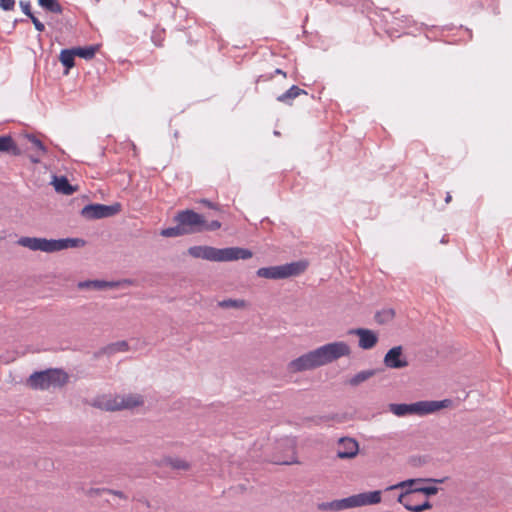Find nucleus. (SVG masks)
Wrapping results in <instances>:
<instances>
[{"instance_id":"nucleus-1","label":"nucleus","mask_w":512,"mask_h":512,"mask_svg":"<svg viewBox=\"0 0 512 512\" xmlns=\"http://www.w3.org/2000/svg\"><path fill=\"white\" fill-rule=\"evenodd\" d=\"M350 353L349 345L343 341L328 343L292 360L288 364V369L294 373L315 369L341 357L349 356Z\"/></svg>"},{"instance_id":"nucleus-2","label":"nucleus","mask_w":512,"mask_h":512,"mask_svg":"<svg viewBox=\"0 0 512 512\" xmlns=\"http://www.w3.org/2000/svg\"><path fill=\"white\" fill-rule=\"evenodd\" d=\"M188 254L193 258L204 259L214 262H226L239 259H249L252 252L249 249L241 247L215 248L212 246H192L188 249Z\"/></svg>"},{"instance_id":"nucleus-3","label":"nucleus","mask_w":512,"mask_h":512,"mask_svg":"<svg viewBox=\"0 0 512 512\" xmlns=\"http://www.w3.org/2000/svg\"><path fill=\"white\" fill-rule=\"evenodd\" d=\"M17 244L32 251L53 253L69 248H80L85 246V240L81 238L46 239L38 237H20Z\"/></svg>"},{"instance_id":"nucleus-4","label":"nucleus","mask_w":512,"mask_h":512,"mask_svg":"<svg viewBox=\"0 0 512 512\" xmlns=\"http://www.w3.org/2000/svg\"><path fill=\"white\" fill-rule=\"evenodd\" d=\"M451 401L448 399L436 401V400H425V401H418L411 404L401 403L396 404L392 403L389 405V410L394 415L398 417H404L407 415H418V416H425L428 414H432L434 412H437L443 408H446L450 405Z\"/></svg>"},{"instance_id":"nucleus-5","label":"nucleus","mask_w":512,"mask_h":512,"mask_svg":"<svg viewBox=\"0 0 512 512\" xmlns=\"http://www.w3.org/2000/svg\"><path fill=\"white\" fill-rule=\"evenodd\" d=\"M68 379V374L62 369L50 368L32 373L27 380V384L36 390H48L64 386Z\"/></svg>"},{"instance_id":"nucleus-6","label":"nucleus","mask_w":512,"mask_h":512,"mask_svg":"<svg viewBox=\"0 0 512 512\" xmlns=\"http://www.w3.org/2000/svg\"><path fill=\"white\" fill-rule=\"evenodd\" d=\"M308 267V262L304 260L286 263L278 266L262 267L256 272L258 277L266 279H286L302 274Z\"/></svg>"},{"instance_id":"nucleus-7","label":"nucleus","mask_w":512,"mask_h":512,"mask_svg":"<svg viewBox=\"0 0 512 512\" xmlns=\"http://www.w3.org/2000/svg\"><path fill=\"white\" fill-rule=\"evenodd\" d=\"M204 219L205 216L191 209L179 211L174 218L175 222L182 224L187 235L203 232Z\"/></svg>"},{"instance_id":"nucleus-8","label":"nucleus","mask_w":512,"mask_h":512,"mask_svg":"<svg viewBox=\"0 0 512 512\" xmlns=\"http://www.w3.org/2000/svg\"><path fill=\"white\" fill-rule=\"evenodd\" d=\"M384 493L385 490H384ZM383 491L374 490V491H365L358 494H353L351 496L346 497L348 503V509L371 506L379 504L382 501Z\"/></svg>"},{"instance_id":"nucleus-9","label":"nucleus","mask_w":512,"mask_h":512,"mask_svg":"<svg viewBox=\"0 0 512 512\" xmlns=\"http://www.w3.org/2000/svg\"><path fill=\"white\" fill-rule=\"evenodd\" d=\"M120 205L89 204L82 208L81 215L86 219H102L117 214Z\"/></svg>"},{"instance_id":"nucleus-10","label":"nucleus","mask_w":512,"mask_h":512,"mask_svg":"<svg viewBox=\"0 0 512 512\" xmlns=\"http://www.w3.org/2000/svg\"><path fill=\"white\" fill-rule=\"evenodd\" d=\"M144 403L143 397L138 394H128L117 396L113 400H109L105 404V408L110 411H117L122 409H130L140 406Z\"/></svg>"},{"instance_id":"nucleus-11","label":"nucleus","mask_w":512,"mask_h":512,"mask_svg":"<svg viewBox=\"0 0 512 512\" xmlns=\"http://www.w3.org/2000/svg\"><path fill=\"white\" fill-rule=\"evenodd\" d=\"M401 490L408 494L423 493L427 496L435 495L438 492V488L435 486L422 487L419 486V482H398L395 485L389 486L385 489V492H396Z\"/></svg>"},{"instance_id":"nucleus-12","label":"nucleus","mask_w":512,"mask_h":512,"mask_svg":"<svg viewBox=\"0 0 512 512\" xmlns=\"http://www.w3.org/2000/svg\"><path fill=\"white\" fill-rule=\"evenodd\" d=\"M383 363L390 369H402L409 365L407 357L403 353L402 346L392 347L384 356Z\"/></svg>"},{"instance_id":"nucleus-13","label":"nucleus","mask_w":512,"mask_h":512,"mask_svg":"<svg viewBox=\"0 0 512 512\" xmlns=\"http://www.w3.org/2000/svg\"><path fill=\"white\" fill-rule=\"evenodd\" d=\"M359 452L358 442L351 437H342L337 443L336 456L340 459L354 458Z\"/></svg>"},{"instance_id":"nucleus-14","label":"nucleus","mask_w":512,"mask_h":512,"mask_svg":"<svg viewBox=\"0 0 512 512\" xmlns=\"http://www.w3.org/2000/svg\"><path fill=\"white\" fill-rule=\"evenodd\" d=\"M351 335H357L359 337V347L364 350L372 349L378 342L377 334L366 328H354L348 332Z\"/></svg>"},{"instance_id":"nucleus-15","label":"nucleus","mask_w":512,"mask_h":512,"mask_svg":"<svg viewBox=\"0 0 512 512\" xmlns=\"http://www.w3.org/2000/svg\"><path fill=\"white\" fill-rule=\"evenodd\" d=\"M159 467H169L174 471H188L192 464L188 460L178 456H165L157 462Z\"/></svg>"},{"instance_id":"nucleus-16","label":"nucleus","mask_w":512,"mask_h":512,"mask_svg":"<svg viewBox=\"0 0 512 512\" xmlns=\"http://www.w3.org/2000/svg\"><path fill=\"white\" fill-rule=\"evenodd\" d=\"M281 446H285L288 448V454L284 457H274L272 459L273 463L275 464H281V465H290L293 463H296V456H295V442L292 439H286L283 441Z\"/></svg>"},{"instance_id":"nucleus-17","label":"nucleus","mask_w":512,"mask_h":512,"mask_svg":"<svg viewBox=\"0 0 512 512\" xmlns=\"http://www.w3.org/2000/svg\"><path fill=\"white\" fill-rule=\"evenodd\" d=\"M0 153L19 156L22 151L10 135H3L0 136Z\"/></svg>"},{"instance_id":"nucleus-18","label":"nucleus","mask_w":512,"mask_h":512,"mask_svg":"<svg viewBox=\"0 0 512 512\" xmlns=\"http://www.w3.org/2000/svg\"><path fill=\"white\" fill-rule=\"evenodd\" d=\"M118 284L115 282H109L104 280H86L78 283L77 287L79 289H94V290H104L107 288H114Z\"/></svg>"},{"instance_id":"nucleus-19","label":"nucleus","mask_w":512,"mask_h":512,"mask_svg":"<svg viewBox=\"0 0 512 512\" xmlns=\"http://www.w3.org/2000/svg\"><path fill=\"white\" fill-rule=\"evenodd\" d=\"M317 509L319 511H341L348 509L347 498L318 503Z\"/></svg>"},{"instance_id":"nucleus-20","label":"nucleus","mask_w":512,"mask_h":512,"mask_svg":"<svg viewBox=\"0 0 512 512\" xmlns=\"http://www.w3.org/2000/svg\"><path fill=\"white\" fill-rule=\"evenodd\" d=\"M410 494L408 493H405V492H400L398 495H397V501L401 504L404 505V507L409 510V511H413V512H422L426 509H429L431 508V504L429 501H425L424 503L422 504H418V505H412L410 504L406 499L407 497L409 496Z\"/></svg>"},{"instance_id":"nucleus-21","label":"nucleus","mask_w":512,"mask_h":512,"mask_svg":"<svg viewBox=\"0 0 512 512\" xmlns=\"http://www.w3.org/2000/svg\"><path fill=\"white\" fill-rule=\"evenodd\" d=\"M53 185H54V188L55 190L58 192V193H61L63 195H72L75 191H76V188L73 187L68 179L66 177H54V180H53Z\"/></svg>"},{"instance_id":"nucleus-22","label":"nucleus","mask_w":512,"mask_h":512,"mask_svg":"<svg viewBox=\"0 0 512 512\" xmlns=\"http://www.w3.org/2000/svg\"><path fill=\"white\" fill-rule=\"evenodd\" d=\"M302 94H307V92L305 90L299 88L298 86L293 85L286 92H284L283 94L279 95L277 97V101L285 103V104H288V105H291L292 101L296 97H298V96H300Z\"/></svg>"},{"instance_id":"nucleus-23","label":"nucleus","mask_w":512,"mask_h":512,"mask_svg":"<svg viewBox=\"0 0 512 512\" xmlns=\"http://www.w3.org/2000/svg\"><path fill=\"white\" fill-rule=\"evenodd\" d=\"M376 374V371L373 369L370 370H363L358 373H356L354 376H352L347 383L352 386L356 387L360 385L361 383L369 380L371 377H373Z\"/></svg>"},{"instance_id":"nucleus-24","label":"nucleus","mask_w":512,"mask_h":512,"mask_svg":"<svg viewBox=\"0 0 512 512\" xmlns=\"http://www.w3.org/2000/svg\"><path fill=\"white\" fill-rule=\"evenodd\" d=\"M75 56H76V54H75L73 48H71V49H63L60 52L59 60L63 64V66H65V68H66V72L65 73L66 74H68L69 70L74 67V65H75V62H74Z\"/></svg>"},{"instance_id":"nucleus-25","label":"nucleus","mask_w":512,"mask_h":512,"mask_svg":"<svg viewBox=\"0 0 512 512\" xmlns=\"http://www.w3.org/2000/svg\"><path fill=\"white\" fill-rule=\"evenodd\" d=\"M38 4L46 11L61 14L63 8L57 0H38Z\"/></svg>"},{"instance_id":"nucleus-26","label":"nucleus","mask_w":512,"mask_h":512,"mask_svg":"<svg viewBox=\"0 0 512 512\" xmlns=\"http://www.w3.org/2000/svg\"><path fill=\"white\" fill-rule=\"evenodd\" d=\"M73 50H74L76 56L81 57L85 60H90L95 56L96 51H97V46L90 45V46H85V47H75V48H73Z\"/></svg>"},{"instance_id":"nucleus-27","label":"nucleus","mask_w":512,"mask_h":512,"mask_svg":"<svg viewBox=\"0 0 512 512\" xmlns=\"http://www.w3.org/2000/svg\"><path fill=\"white\" fill-rule=\"evenodd\" d=\"M129 350V345L126 341H117L114 343L109 344L103 349V352L111 355L117 352H126Z\"/></svg>"},{"instance_id":"nucleus-28","label":"nucleus","mask_w":512,"mask_h":512,"mask_svg":"<svg viewBox=\"0 0 512 512\" xmlns=\"http://www.w3.org/2000/svg\"><path fill=\"white\" fill-rule=\"evenodd\" d=\"M161 236L163 237H178L187 235L185 229L183 228L182 224H178L175 227H169L165 228L160 232Z\"/></svg>"},{"instance_id":"nucleus-29","label":"nucleus","mask_w":512,"mask_h":512,"mask_svg":"<svg viewBox=\"0 0 512 512\" xmlns=\"http://www.w3.org/2000/svg\"><path fill=\"white\" fill-rule=\"evenodd\" d=\"M221 308H236L241 309L246 307L247 303L243 299H225L218 303Z\"/></svg>"},{"instance_id":"nucleus-30","label":"nucleus","mask_w":512,"mask_h":512,"mask_svg":"<svg viewBox=\"0 0 512 512\" xmlns=\"http://www.w3.org/2000/svg\"><path fill=\"white\" fill-rule=\"evenodd\" d=\"M395 316V312L393 309H384L378 312L375 316L377 323L384 324L391 321Z\"/></svg>"},{"instance_id":"nucleus-31","label":"nucleus","mask_w":512,"mask_h":512,"mask_svg":"<svg viewBox=\"0 0 512 512\" xmlns=\"http://www.w3.org/2000/svg\"><path fill=\"white\" fill-rule=\"evenodd\" d=\"M102 493H111V494H115L119 497H124V494L121 491H112V490H106V489H90L88 491V495L90 497H95V496L101 495Z\"/></svg>"},{"instance_id":"nucleus-32","label":"nucleus","mask_w":512,"mask_h":512,"mask_svg":"<svg viewBox=\"0 0 512 512\" xmlns=\"http://www.w3.org/2000/svg\"><path fill=\"white\" fill-rule=\"evenodd\" d=\"M221 228V222L218 220H213L208 222L206 218L204 219L203 232L204 231H216Z\"/></svg>"},{"instance_id":"nucleus-33","label":"nucleus","mask_w":512,"mask_h":512,"mask_svg":"<svg viewBox=\"0 0 512 512\" xmlns=\"http://www.w3.org/2000/svg\"><path fill=\"white\" fill-rule=\"evenodd\" d=\"M27 138L31 142V144L42 154L46 152V147L37 137H35L34 135H27Z\"/></svg>"},{"instance_id":"nucleus-34","label":"nucleus","mask_w":512,"mask_h":512,"mask_svg":"<svg viewBox=\"0 0 512 512\" xmlns=\"http://www.w3.org/2000/svg\"><path fill=\"white\" fill-rule=\"evenodd\" d=\"M197 203H200L204 206H206L207 208H210L212 210H215V211H221V208L220 206L217 204V203H214L206 198H202V199H199L196 201Z\"/></svg>"},{"instance_id":"nucleus-35","label":"nucleus","mask_w":512,"mask_h":512,"mask_svg":"<svg viewBox=\"0 0 512 512\" xmlns=\"http://www.w3.org/2000/svg\"><path fill=\"white\" fill-rule=\"evenodd\" d=\"M19 5H20V7H21V9H22L23 13H24L27 17H29V18H30V17H32V16L34 15V14L32 13V11H31V4H30V2H29V1H23V0H21V1L19 2Z\"/></svg>"},{"instance_id":"nucleus-36","label":"nucleus","mask_w":512,"mask_h":512,"mask_svg":"<svg viewBox=\"0 0 512 512\" xmlns=\"http://www.w3.org/2000/svg\"><path fill=\"white\" fill-rule=\"evenodd\" d=\"M245 486L243 484H237L235 486H232L228 490V497H232L237 493H243L245 491Z\"/></svg>"},{"instance_id":"nucleus-37","label":"nucleus","mask_w":512,"mask_h":512,"mask_svg":"<svg viewBox=\"0 0 512 512\" xmlns=\"http://www.w3.org/2000/svg\"><path fill=\"white\" fill-rule=\"evenodd\" d=\"M15 7V0H0V8L4 11H11Z\"/></svg>"},{"instance_id":"nucleus-38","label":"nucleus","mask_w":512,"mask_h":512,"mask_svg":"<svg viewBox=\"0 0 512 512\" xmlns=\"http://www.w3.org/2000/svg\"><path fill=\"white\" fill-rule=\"evenodd\" d=\"M30 19L37 31L43 32L45 30V25L41 21H39L37 17L33 15L32 17H30Z\"/></svg>"},{"instance_id":"nucleus-39","label":"nucleus","mask_w":512,"mask_h":512,"mask_svg":"<svg viewBox=\"0 0 512 512\" xmlns=\"http://www.w3.org/2000/svg\"><path fill=\"white\" fill-rule=\"evenodd\" d=\"M451 201H452V196L449 192H447L446 197H445V203L448 204Z\"/></svg>"},{"instance_id":"nucleus-40","label":"nucleus","mask_w":512,"mask_h":512,"mask_svg":"<svg viewBox=\"0 0 512 512\" xmlns=\"http://www.w3.org/2000/svg\"><path fill=\"white\" fill-rule=\"evenodd\" d=\"M409 480H427V481H430V480H435L434 478H410ZM441 480H447V478H442Z\"/></svg>"},{"instance_id":"nucleus-41","label":"nucleus","mask_w":512,"mask_h":512,"mask_svg":"<svg viewBox=\"0 0 512 512\" xmlns=\"http://www.w3.org/2000/svg\"><path fill=\"white\" fill-rule=\"evenodd\" d=\"M275 74H281L283 75L284 77L286 76V73L284 71H282L281 69L277 68L274 72Z\"/></svg>"},{"instance_id":"nucleus-42","label":"nucleus","mask_w":512,"mask_h":512,"mask_svg":"<svg viewBox=\"0 0 512 512\" xmlns=\"http://www.w3.org/2000/svg\"><path fill=\"white\" fill-rule=\"evenodd\" d=\"M32 161H33V162H35V163H37L39 160H38V159H34V158H32Z\"/></svg>"}]
</instances>
